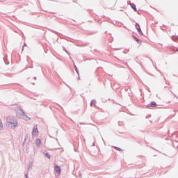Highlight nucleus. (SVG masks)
<instances>
[{"label": "nucleus", "mask_w": 178, "mask_h": 178, "mask_svg": "<svg viewBox=\"0 0 178 178\" xmlns=\"http://www.w3.org/2000/svg\"><path fill=\"white\" fill-rule=\"evenodd\" d=\"M173 147H175V144H173Z\"/></svg>", "instance_id": "obj_24"}, {"label": "nucleus", "mask_w": 178, "mask_h": 178, "mask_svg": "<svg viewBox=\"0 0 178 178\" xmlns=\"http://www.w3.org/2000/svg\"><path fill=\"white\" fill-rule=\"evenodd\" d=\"M113 148L116 149L117 151H122V149L116 146H113Z\"/></svg>", "instance_id": "obj_13"}, {"label": "nucleus", "mask_w": 178, "mask_h": 178, "mask_svg": "<svg viewBox=\"0 0 178 178\" xmlns=\"http://www.w3.org/2000/svg\"><path fill=\"white\" fill-rule=\"evenodd\" d=\"M74 69H75V71L77 73L78 76H79V69H77V67L75 65L74 66Z\"/></svg>", "instance_id": "obj_15"}, {"label": "nucleus", "mask_w": 178, "mask_h": 178, "mask_svg": "<svg viewBox=\"0 0 178 178\" xmlns=\"http://www.w3.org/2000/svg\"><path fill=\"white\" fill-rule=\"evenodd\" d=\"M0 129H3V124L2 123V120H0Z\"/></svg>", "instance_id": "obj_14"}, {"label": "nucleus", "mask_w": 178, "mask_h": 178, "mask_svg": "<svg viewBox=\"0 0 178 178\" xmlns=\"http://www.w3.org/2000/svg\"><path fill=\"white\" fill-rule=\"evenodd\" d=\"M16 115L17 118H19V119H23L24 120H30V118L26 115L24 111H23V109L20 106H17L16 108Z\"/></svg>", "instance_id": "obj_1"}, {"label": "nucleus", "mask_w": 178, "mask_h": 178, "mask_svg": "<svg viewBox=\"0 0 178 178\" xmlns=\"http://www.w3.org/2000/svg\"><path fill=\"white\" fill-rule=\"evenodd\" d=\"M95 104H97V101H95V99L92 100L90 102V106H92V105H95Z\"/></svg>", "instance_id": "obj_12"}, {"label": "nucleus", "mask_w": 178, "mask_h": 178, "mask_svg": "<svg viewBox=\"0 0 178 178\" xmlns=\"http://www.w3.org/2000/svg\"><path fill=\"white\" fill-rule=\"evenodd\" d=\"M102 140H103L104 143H105V140H104V138H102Z\"/></svg>", "instance_id": "obj_22"}, {"label": "nucleus", "mask_w": 178, "mask_h": 178, "mask_svg": "<svg viewBox=\"0 0 178 178\" xmlns=\"http://www.w3.org/2000/svg\"><path fill=\"white\" fill-rule=\"evenodd\" d=\"M63 50L66 52H67V50H66V48L63 47Z\"/></svg>", "instance_id": "obj_19"}, {"label": "nucleus", "mask_w": 178, "mask_h": 178, "mask_svg": "<svg viewBox=\"0 0 178 178\" xmlns=\"http://www.w3.org/2000/svg\"><path fill=\"white\" fill-rule=\"evenodd\" d=\"M43 154H44V156H46V158H48L49 159H51V155H49L48 154V152H44Z\"/></svg>", "instance_id": "obj_10"}, {"label": "nucleus", "mask_w": 178, "mask_h": 178, "mask_svg": "<svg viewBox=\"0 0 178 178\" xmlns=\"http://www.w3.org/2000/svg\"><path fill=\"white\" fill-rule=\"evenodd\" d=\"M35 144H36L37 147H40V145H41V140L40 139H36Z\"/></svg>", "instance_id": "obj_9"}, {"label": "nucleus", "mask_w": 178, "mask_h": 178, "mask_svg": "<svg viewBox=\"0 0 178 178\" xmlns=\"http://www.w3.org/2000/svg\"><path fill=\"white\" fill-rule=\"evenodd\" d=\"M29 138V134H26L24 141H26Z\"/></svg>", "instance_id": "obj_17"}, {"label": "nucleus", "mask_w": 178, "mask_h": 178, "mask_svg": "<svg viewBox=\"0 0 178 178\" xmlns=\"http://www.w3.org/2000/svg\"><path fill=\"white\" fill-rule=\"evenodd\" d=\"M130 6L134 10V12H137V7H136V4L131 3Z\"/></svg>", "instance_id": "obj_8"}, {"label": "nucleus", "mask_w": 178, "mask_h": 178, "mask_svg": "<svg viewBox=\"0 0 178 178\" xmlns=\"http://www.w3.org/2000/svg\"><path fill=\"white\" fill-rule=\"evenodd\" d=\"M177 148H178V146H177Z\"/></svg>", "instance_id": "obj_25"}, {"label": "nucleus", "mask_w": 178, "mask_h": 178, "mask_svg": "<svg viewBox=\"0 0 178 178\" xmlns=\"http://www.w3.org/2000/svg\"><path fill=\"white\" fill-rule=\"evenodd\" d=\"M38 134V128H37V126L33 127V132H32V136L33 137H35Z\"/></svg>", "instance_id": "obj_3"}, {"label": "nucleus", "mask_w": 178, "mask_h": 178, "mask_svg": "<svg viewBox=\"0 0 178 178\" xmlns=\"http://www.w3.org/2000/svg\"><path fill=\"white\" fill-rule=\"evenodd\" d=\"M147 108H155L156 107V102H152L150 104H148Z\"/></svg>", "instance_id": "obj_5"}, {"label": "nucleus", "mask_w": 178, "mask_h": 178, "mask_svg": "<svg viewBox=\"0 0 178 178\" xmlns=\"http://www.w3.org/2000/svg\"><path fill=\"white\" fill-rule=\"evenodd\" d=\"M60 170H61L60 167H59V165H56V166H55V172L56 173H60Z\"/></svg>", "instance_id": "obj_7"}, {"label": "nucleus", "mask_w": 178, "mask_h": 178, "mask_svg": "<svg viewBox=\"0 0 178 178\" xmlns=\"http://www.w3.org/2000/svg\"><path fill=\"white\" fill-rule=\"evenodd\" d=\"M34 163L33 161H30L28 164V170H31Z\"/></svg>", "instance_id": "obj_6"}, {"label": "nucleus", "mask_w": 178, "mask_h": 178, "mask_svg": "<svg viewBox=\"0 0 178 178\" xmlns=\"http://www.w3.org/2000/svg\"><path fill=\"white\" fill-rule=\"evenodd\" d=\"M25 177L26 178H29V175L28 174H25Z\"/></svg>", "instance_id": "obj_18"}, {"label": "nucleus", "mask_w": 178, "mask_h": 178, "mask_svg": "<svg viewBox=\"0 0 178 178\" xmlns=\"http://www.w3.org/2000/svg\"><path fill=\"white\" fill-rule=\"evenodd\" d=\"M136 30L138 31V33L140 35H143V31H141V28L140 27V24H136L135 26Z\"/></svg>", "instance_id": "obj_4"}, {"label": "nucleus", "mask_w": 178, "mask_h": 178, "mask_svg": "<svg viewBox=\"0 0 178 178\" xmlns=\"http://www.w3.org/2000/svg\"><path fill=\"white\" fill-rule=\"evenodd\" d=\"M35 80L37 79V77H34Z\"/></svg>", "instance_id": "obj_23"}, {"label": "nucleus", "mask_w": 178, "mask_h": 178, "mask_svg": "<svg viewBox=\"0 0 178 178\" xmlns=\"http://www.w3.org/2000/svg\"><path fill=\"white\" fill-rule=\"evenodd\" d=\"M92 147H95V143H92Z\"/></svg>", "instance_id": "obj_20"}, {"label": "nucleus", "mask_w": 178, "mask_h": 178, "mask_svg": "<svg viewBox=\"0 0 178 178\" xmlns=\"http://www.w3.org/2000/svg\"><path fill=\"white\" fill-rule=\"evenodd\" d=\"M24 45H25V47H27V44H26V43H24Z\"/></svg>", "instance_id": "obj_21"}, {"label": "nucleus", "mask_w": 178, "mask_h": 178, "mask_svg": "<svg viewBox=\"0 0 178 178\" xmlns=\"http://www.w3.org/2000/svg\"><path fill=\"white\" fill-rule=\"evenodd\" d=\"M6 126L9 129H13V127H17V120H16L15 119L9 120V118H8V121L6 122Z\"/></svg>", "instance_id": "obj_2"}, {"label": "nucleus", "mask_w": 178, "mask_h": 178, "mask_svg": "<svg viewBox=\"0 0 178 178\" xmlns=\"http://www.w3.org/2000/svg\"><path fill=\"white\" fill-rule=\"evenodd\" d=\"M172 40H173L175 41V40H178V38L175 36V35H172Z\"/></svg>", "instance_id": "obj_16"}, {"label": "nucleus", "mask_w": 178, "mask_h": 178, "mask_svg": "<svg viewBox=\"0 0 178 178\" xmlns=\"http://www.w3.org/2000/svg\"><path fill=\"white\" fill-rule=\"evenodd\" d=\"M134 39L136 40V41L138 43V44H141V40L137 38V37L134 36Z\"/></svg>", "instance_id": "obj_11"}]
</instances>
